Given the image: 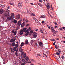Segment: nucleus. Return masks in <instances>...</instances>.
<instances>
[{
    "instance_id": "obj_1",
    "label": "nucleus",
    "mask_w": 65,
    "mask_h": 65,
    "mask_svg": "<svg viewBox=\"0 0 65 65\" xmlns=\"http://www.w3.org/2000/svg\"><path fill=\"white\" fill-rule=\"evenodd\" d=\"M4 15L5 17H6L7 16H9L10 15V14L9 13V12L6 11H4Z\"/></svg>"
},
{
    "instance_id": "obj_2",
    "label": "nucleus",
    "mask_w": 65,
    "mask_h": 65,
    "mask_svg": "<svg viewBox=\"0 0 65 65\" xmlns=\"http://www.w3.org/2000/svg\"><path fill=\"white\" fill-rule=\"evenodd\" d=\"M29 59V57L28 56H26L25 58V59H23L22 60V61L23 62H26L27 63Z\"/></svg>"
},
{
    "instance_id": "obj_3",
    "label": "nucleus",
    "mask_w": 65,
    "mask_h": 65,
    "mask_svg": "<svg viewBox=\"0 0 65 65\" xmlns=\"http://www.w3.org/2000/svg\"><path fill=\"white\" fill-rule=\"evenodd\" d=\"M22 20H21L19 21L17 23V24L18 26H21V22H22Z\"/></svg>"
},
{
    "instance_id": "obj_4",
    "label": "nucleus",
    "mask_w": 65,
    "mask_h": 65,
    "mask_svg": "<svg viewBox=\"0 0 65 65\" xmlns=\"http://www.w3.org/2000/svg\"><path fill=\"white\" fill-rule=\"evenodd\" d=\"M14 14L13 13H12L11 14V20H12L13 19V18H14Z\"/></svg>"
},
{
    "instance_id": "obj_5",
    "label": "nucleus",
    "mask_w": 65,
    "mask_h": 65,
    "mask_svg": "<svg viewBox=\"0 0 65 65\" xmlns=\"http://www.w3.org/2000/svg\"><path fill=\"white\" fill-rule=\"evenodd\" d=\"M7 19L8 21H10L11 20V17L10 16V15L8 16Z\"/></svg>"
},
{
    "instance_id": "obj_6",
    "label": "nucleus",
    "mask_w": 65,
    "mask_h": 65,
    "mask_svg": "<svg viewBox=\"0 0 65 65\" xmlns=\"http://www.w3.org/2000/svg\"><path fill=\"white\" fill-rule=\"evenodd\" d=\"M28 29H27L25 31V33H26V34H25V35L26 36H27L28 35L29 33V32H28Z\"/></svg>"
},
{
    "instance_id": "obj_7",
    "label": "nucleus",
    "mask_w": 65,
    "mask_h": 65,
    "mask_svg": "<svg viewBox=\"0 0 65 65\" xmlns=\"http://www.w3.org/2000/svg\"><path fill=\"white\" fill-rule=\"evenodd\" d=\"M3 12H4V10L3 9L1 8L0 10V14H2L3 13Z\"/></svg>"
},
{
    "instance_id": "obj_8",
    "label": "nucleus",
    "mask_w": 65,
    "mask_h": 65,
    "mask_svg": "<svg viewBox=\"0 0 65 65\" xmlns=\"http://www.w3.org/2000/svg\"><path fill=\"white\" fill-rule=\"evenodd\" d=\"M16 19L19 20L20 18V15L19 14L18 15H17L16 16Z\"/></svg>"
},
{
    "instance_id": "obj_9",
    "label": "nucleus",
    "mask_w": 65,
    "mask_h": 65,
    "mask_svg": "<svg viewBox=\"0 0 65 65\" xmlns=\"http://www.w3.org/2000/svg\"><path fill=\"white\" fill-rule=\"evenodd\" d=\"M25 25H26V22H23L21 25V27L22 28L24 27V26H25Z\"/></svg>"
},
{
    "instance_id": "obj_10",
    "label": "nucleus",
    "mask_w": 65,
    "mask_h": 65,
    "mask_svg": "<svg viewBox=\"0 0 65 65\" xmlns=\"http://www.w3.org/2000/svg\"><path fill=\"white\" fill-rule=\"evenodd\" d=\"M47 8L48 9H50L51 8H50V4L49 3H48L47 4Z\"/></svg>"
},
{
    "instance_id": "obj_11",
    "label": "nucleus",
    "mask_w": 65,
    "mask_h": 65,
    "mask_svg": "<svg viewBox=\"0 0 65 65\" xmlns=\"http://www.w3.org/2000/svg\"><path fill=\"white\" fill-rule=\"evenodd\" d=\"M39 45L40 46L43 47V43L42 42H40L39 43Z\"/></svg>"
},
{
    "instance_id": "obj_12",
    "label": "nucleus",
    "mask_w": 65,
    "mask_h": 65,
    "mask_svg": "<svg viewBox=\"0 0 65 65\" xmlns=\"http://www.w3.org/2000/svg\"><path fill=\"white\" fill-rule=\"evenodd\" d=\"M19 51H20V52L22 53L23 52V49L22 48L20 47L19 49Z\"/></svg>"
},
{
    "instance_id": "obj_13",
    "label": "nucleus",
    "mask_w": 65,
    "mask_h": 65,
    "mask_svg": "<svg viewBox=\"0 0 65 65\" xmlns=\"http://www.w3.org/2000/svg\"><path fill=\"white\" fill-rule=\"evenodd\" d=\"M24 33V32H23V31L21 30L20 31V35H23V34Z\"/></svg>"
},
{
    "instance_id": "obj_14",
    "label": "nucleus",
    "mask_w": 65,
    "mask_h": 65,
    "mask_svg": "<svg viewBox=\"0 0 65 65\" xmlns=\"http://www.w3.org/2000/svg\"><path fill=\"white\" fill-rule=\"evenodd\" d=\"M18 7L20 8H21L22 7V3H19L18 4Z\"/></svg>"
},
{
    "instance_id": "obj_15",
    "label": "nucleus",
    "mask_w": 65,
    "mask_h": 65,
    "mask_svg": "<svg viewBox=\"0 0 65 65\" xmlns=\"http://www.w3.org/2000/svg\"><path fill=\"white\" fill-rule=\"evenodd\" d=\"M45 17V15H41L40 17L41 18H44Z\"/></svg>"
},
{
    "instance_id": "obj_16",
    "label": "nucleus",
    "mask_w": 65,
    "mask_h": 65,
    "mask_svg": "<svg viewBox=\"0 0 65 65\" xmlns=\"http://www.w3.org/2000/svg\"><path fill=\"white\" fill-rule=\"evenodd\" d=\"M33 36L34 38H36L37 36V35H36V34H34Z\"/></svg>"
},
{
    "instance_id": "obj_17",
    "label": "nucleus",
    "mask_w": 65,
    "mask_h": 65,
    "mask_svg": "<svg viewBox=\"0 0 65 65\" xmlns=\"http://www.w3.org/2000/svg\"><path fill=\"white\" fill-rule=\"evenodd\" d=\"M13 22L14 23H15V24L16 23H17L18 22V21L16 20H13Z\"/></svg>"
},
{
    "instance_id": "obj_18",
    "label": "nucleus",
    "mask_w": 65,
    "mask_h": 65,
    "mask_svg": "<svg viewBox=\"0 0 65 65\" xmlns=\"http://www.w3.org/2000/svg\"><path fill=\"white\" fill-rule=\"evenodd\" d=\"M23 62V63L22 62V64H21V65H25V64H26V63H27V62H25V61L24 62Z\"/></svg>"
},
{
    "instance_id": "obj_19",
    "label": "nucleus",
    "mask_w": 65,
    "mask_h": 65,
    "mask_svg": "<svg viewBox=\"0 0 65 65\" xmlns=\"http://www.w3.org/2000/svg\"><path fill=\"white\" fill-rule=\"evenodd\" d=\"M26 29H27V28H23V30H22L23 31V32H25V31H26Z\"/></svg>"
},
{
    "instance_id": "obj_20",
    "label": "nucleus",
    "mask_w": 65,
    "mask_h": 65,
    "mask_svg": "<svg viewBox=\"0 0 65 65\" xmlns=\"http://www.w3.org/2000/svg\"><path fill=\"white\" fill-rule=\"evenodd\" d=\"M15 45V43L13 42L12 44V46H14Z\"/></svg>"
},
{
    "instance_id": "obj_21",
    "label": "nucleus",
    "mask_w": 65,
    "mask_h": 65,
    "mask_svg": "<svg viewBox=\"0 0 65 65\" xmlns=\"http://www.w3.org/2000/svg\"><path fill=\"white\" fill-rule=\"evenodd\" d=\"M30 15L31 16H35V15L34 13H30Z\"/></svg>"
},
{
    "instance_id": "obj_22",
    "label": "nucleus",
    "mask_w": 65,
    "mask_h": 65,
    "mask_svg": "<svg viewBox=\"0 0 65 65\" xmlns=\"http://www.w3.org/2000/svg\"><path fill=\"white\" fill-rule=\"evenodd\" d=\"M25 44H28V40H26L25 42Z\"/></svg>"
},
{
    "instance_id": "obj_23",
    "label": "nucleus",
    "mask_w": 65,
    "mask_h": 65,
    "mask_svg": "<svg viewBox=\"0 0 65 65\" xmlns=\"http://www.w3.org/2000/svg\"><path fill=\"white\" fill-rule=\"evenodd\" d=\"M16 50H17V48H16V47H14L13 48V50L14 52H15V51H16Z\"/></svg>"
},
{
    "instance_id": "obj_24",
    "label": "nucleus",
    "mask_w": 65,
    "mask_h": 65,
    "mask_svg": "<svg viewBox=\"0 0 65 65\" xmlns=\"http://www.w3.org/2000/svg\"><path fill=\"white\" fill-rule=\"evenodd\" d=\"M53 32V33L54 34H56V31H55L54 30H53V31H52Z\"/></svg>"
},
{
    "instance_id": "obj_25",
    "label": "nucleus",
    "mask_w": 65,
    "mask_h": 65,
    "mask_svg": "<svg viewBox=\"0 0 65 65\" xmlns=\"http://www.w3.org/2000/svg\"><path fill=\"white\" fill-rule=\"evenodd\" d=\"M27 12L28 13H30V12H31V11H29V10H28V9H27Z\"/></svg>"
},
{
    "instance_id": "obj_26",
    "label": "nucleus",
    "mask_w": 65,
    "mask_h": 65,
    "mask_svg": "<svg viewBox=\"0 0 65 65\" xmlns=\"http://www.w3.org/2000/svg\"><path fill=\"white\" fill-rule=\"evenodd\" d=\"M51 29L52 31H54V29L53 27H51Z\"/></svg>"
},
{
    "instance_id": "obj_27",
    "label": "nucleus",
    "mask_w": 65,
    "mask_h": 65,
    "mask_svg": "<svg viewBox=\"0 0 65 65\" xmlns=\"http://www.w3.org/2000/svg\"><path fill=\"white\" fill-rule=\"evenodd\" d=\"M26 54L25 53L23 54V57H24V58L26 57Z\"/></svg>"
},
{
    "instance_id": "obj_28",
    "label": "nucleus",
    "mask_w": 65,
    "mask_h": 65,
    "mask_svg": "<svg viewBox=\"0 0 65 65\" xmlns=\"http://www.w3.org/2000/svg\"><path fill=\"white\" fill-rule=\"evenodd\" d=\"M0 7H3H3H4V6L3 5H0Z\"/></svg>"
},
{
    "instance_id": "obj_29",
    "label": "nucleus",
    "mask_w": 65,
    "mask_h": 65,
    "mask_svg": "<svg viewBox=\"0 0 65 65\" xmlns=\"http://www.w3.org/2000/svg\"><path fill=\"white\" fill-rule=\"evenodd\" d=\"M25 44L24 43H23V42H22L21 43V47H22V46L24 45Z\"/></svg>"
},
{
    "instance_id": "obj_30",
    "label": "nucleus",
    "mask_w": 65,
    "mask_h": 65,
    "mask_svg": "<svg viewBox=\"0 0 65 65\" xmlns=\"http://www.w3.org/2000/svg\"><path fill=\"white\" fill-rule=\"evenodd\" d=\"M9 4L10 5H14V4L13 3H9Z\"/></svg>"
},
{
    "instance_id": "obj_31",
    "label": "nucleus",
    "mask_w": 65,
    "mask_h": 65,
    "mask_svg": "<svg viewBox=\"0 0 65 65\" xmlns=\"http://www.w3.org/2000/svg\"><path fill=\"white\" fill-rule=\"evenodd\" d=\"M50 40L51 41H55V39H51Z\"/></svg>"
},
{
    "instance_id": "obj_32",
    "label": "nucleus",
    "mask_w": 65,
    "mask_h": 65,
    "mask_svg": "<svg viewBox=\"0 0 65 65\" xmlns=\"http://www.w3.org/2000/svg\"><path fill=\"white\" fill-rule=\"evenodd\" d=\"M13 39H12L10 40V42L11 43L12 42H13Z\"/></svg>"
},
{
    "instance_id": "obj_33",
    "label": "nucleus",
    "mask_w": 65,
    "mask_h": 65,
    "mask_svg": "<svg viewBox=\"0 0 65 65\" xmlns=\"http://www.w3.org/2000/svg\"><path fill=\"white\" fill-rule=\"evenodd\" d=\"M18 46H19V45L18 44H16L15 45V46L16 47H18Z\"/></svg>"
},
{
    "instance_id": "obj_34",
    "label": "nucleus",
    "mask_w": 65,
    "mask_h": 65,
    "mask_svg": "<svg viewBox=\"0 0 65 65\" xmlns=\"http://www.w3.org/2000/svg\"><path fill=\"white\" fill-rule=\"evenodd\" d=\"M40 31L42 33H43V30L42 29H41L40 30Z\"/></svg>"
},
{
    "instance_id": "obj_35",
    "label": "nucleus",
    "mask_w": 65,
    "mask_h": 65,
    "mask_svg": "<svg viewBox=\"0 0 65 65\" xmlns=\"http://www.w3.org/2000/svg\"><path fill=\"white\" fill-rule=\"evenodd\" d=\"M35 21L36 22V23H38V21L37 19H36Z\"/></svg>"
},
{
    "instance_id": "obj_36",
    "label": "nucleus",
    "mask_w": 65,
    "mask_h": 65,
    "mask_svg": "<svg viewBox=\"0 0 65 65\" xmlns=\"http://www.w3.org/2000/svg\"><path fill=\"white\" fill-rule=\"evenodd\" d=\"M16 51V53H17V52H18V51H19V50H18V48H17L16 50L15 51Z\"/></svg>"
},
{
    "instance_id": "obj_37",
    "label": "nucleus",
    "mask_w": 65,
    "mask_h": 65,
    "mask_svg": "<svg viewBox=\"0 0 65 65\" xmlns=\"http://www.w3.org/2000/svg\"><path fill=\"white\" fill-rule=\"evenodd\" d=\"M17 34V31H15L14 32V35H15Z\"/></svg>"
},
{
    "instance_id": "obj_38",
    "label": "nucleus",
    "mask_w": 65,
    "mask_h": 65,
    "mask_svg": "<svg viewBox=\"0 0 65 65\" xmlns=\"http://www.w3.org/2000/svg\"><path fill=\"white\" fill-rule=\"evenodd\" d=\"M25 21L27 23H28V22H29V20H28L27 19H26L25 20Z\"/></svg>"
},
{
    "instance_id": "obj_39",
    "label": "nucleus",
    "mask_w": 65,
    "mask_h": 65,
    "mask_svg": "<svg viewBox=\"0 0 65 65\" xmlns=\"http://www.w3.org/2000/svg\"><path fill=\"white\" fill-rule=\"evenodd\" d=\"M15 55H16V56H17V57H18V56H19L18 55V54H17V52H16L15 53Z\"/></svg>"
},
{
    "instance_id": "obj_40",
    "label": "nucleus",
    "mask_w": 65,
    "mask_h": 65,
    "mask_svg": "<svg viewBox=\"0 0 65 65\" xmlns=\"http://www.w3.org/2000/svg\"><path fill=\"white\" fill-rule=\"evenodd\" d=\"M37 56H41V55L40 54H38L37 55Z\"/></svg>"
},
{
    "instance_id": "obj_41",
    "label": "nucleus",
    "mask_w": 65,
    "mask_h": 65,
    "mask_svg": "<svg viewBox=\"0 0 65 65\" xmlns=\"http://www.w3.org/2000/svg\"><path fill=\"white\" fill-rule=\"evenodd\" d=\"M58 50L59 52V53H61V50H60V49H58Z\"/></svg>"
},
{
    "instance_id": "obj_42",
    "label": "nucleus",
    "mask_w": 65,
    "mask_h": 65,
    "mask_svg": "<svg viewBox=\"0 0 65 65\" xmlns=\"http://www.w3.org/2000/svg\"><path fill=\"white\" fill-rule=\"evenodd\" d=\"M5 10H6V11H7V12H9L8 11H9V10H8V9H6Z\"/></svg>"
},
{
    "instance_id": "obj_43",
    "label": "nucleus",
    "mask_w": 65,
    "mask_h": 65,
    "mask_svg": "<svg viewBox=\"0 0 65 65\" xmlns=\"http://www.w3.org/2000/svg\"><path fill=\"white\" fill-rule=\"evenodd\" d=\"M40 7H42V6H43V5L42 4H41V5H40Z\"/></svg>"
},
{
    "instance_id": "obj_44",
    "label": "nucleus",
    "mask_w": 65,
    "mask_h": 65,
    "mask_svg": "<svg viewBox=\"0 0 65 65\" xmlns=\"http://www.w3.org/2000/svg\"><path fill=\"white\" fill-rule=\"evenodd\" d=\"M28 30L29 31H30V30H31V27H29L28 28Z\"/></svg>"
},
{
    "instance_id": "obj_45",
    "label": "nucleus",
    "mask_w": 65,
    "mask_h": 65,
    "mask_svg": "<svg viewBox=\"0 0 65 65\" xmlns=\"http://www.w3.org/2000/svg\"><path fill=\"white\" fill-rule=\"evenodd\" d=\"M38 29H36V28H35V31H38Z\"/></svg>"
},
{
    "instance_id": "obj_46",
    "label": "nucleus",
    "mask_w": 65,
    "mask_h": 65,
    "mask_svg": "<svg viewBox=\"0 0 65 65\" xmlns=\"http://www.w3.org/2000/svg\"><path fill=\"white\" fill-rule=\"evenodd\" d=\"M61 58H62V59H64V57L63 56H62L61 57Z\"/></svg>"
},
{
    "instance_id": "obj_47",
    "label": "nucleus",
    "mask_w": 65,
    "mask_h": 65,
    "mask_svg": "<svg viewBox=\"0 0 65 65\" xmlns=\"http://www.w3.org/2000/svg\"><path fill=\"white\" fill-rule=\"evenodd\" d=\"M51 8L52 9H53V6L52 5H51Z\"/></svg>"
},
{
    "instance_id": "obj_48",
    "label": "nucleus",
    "mask_w": 65,
    "mask_h": 65,
    "mask_svg": "<svg viewBox=\"0 0 65 65\" xmlns=\"http://www.w3.org/2000/svg\"><path fill=\"white\" fill-rule=\"evenodd\" d=\"M30 33H33V31H32L31 30H30Z\"/></svg>"
},
{
    "instance_id": "obj_49",
    "label": "nucleus",
    "mask_w": 65,
    "mask_h": 65,
    "mask_svg": "<svg viewBox=\"0 0 65 65\" xmlns=\"http://www.w3.org/2000/svg\"><path fill=\"white\" fill-rule=\"evenodd\" d=\"M18 29H19V28H18V27H17L16 28V30H18Z\"/></svg>"
},
{
    "instance_id": "obj_50",
    "label": "nucleus",
    "mask_w": 65,
    "mask_h": 65,
    "mask_svg": "<svg viewBox=\"0 0 65 65\" xmlns=\"http://www.w3.org/2000/svg\"><path fill=\"white\" fill-rule=\"evenodd\" d=\"M56 55H59V53H56Z\"/></svg>"
},
{
    "instance_id": "obj_51",
    "label": "nucleus",
    "mask_w": 65,
    "mask_h": 65,
    "mask_svg": "<svg viewBox=\"0 0 65 65\" xmlns=\"http://www.w3.org/2000/svg\"><path fill=\"white\" fill-rule=\"evenodd\" d=\"M14 30H13L12 31V32L13 33H14Z\"/></svg>"
},
{
    "instance_id": "obj_52",
    "label": "nucleus",
    "mask_w": 65,
    "mask_h": 65,
    "mask_svg": "<svg viewBox=\"0 0 65 65\" xmlns=\"http://www.w3.org/2000/svg\"><path fill=\"white\" fill-rule=\"evenodd\" d=\"M28 63H31V61H28Z\"/></svg>"
},
{
    "instance_id": "obj_53",
    "label": "nucleus",
    "mask_w": 65,
    "mask_h": 65,
    "mask_svg": "<svg viewBox=\"0 0 65 65\" xmlns=\"http://www.w3.org/2000/svg\"><path fill=\"white\" fill-rule=\"evenodd\" d=\"M36 18H33V19L34 20H35V21L36 20Z\"/></svg>"
},
{
    "instance_id": "obj_54",
    "label": "nucleus",
    "mask_w": 65,
    "mask_h": 65,
    "mask_svg": "<svg viewBox=\"0 0 65 65\" xmlns=\"http://www.w3.org/2000/svg\"><path fill=\"white\" fill-rule=\"evenodd\" d=\"M46 54H48L49 53V51H47V52H46Z\"/></svg>"
},
{
    "instance_id": "obj_55",
    "label": "nucleus",
    "mask_w": 65,
    "mask_h": 65,
    "mask_svg": "<svg viewBox=\"0 0 65 65\" xmlns=\"http://www.w3.org/2000/svg\"><path fill=\"white\" fill-rule=\"evenodd\" d=\"M38 5H39L40 6L41 5V4L39 3H38Z\"/></svg>"
},
{
    "instance_id": "obj_56",
    "label": "nucleus",
    "mask_w": 65,
    "mask_h": 65,
    "mask_svg": "<svg viewBox=\"0 0 65 65\" xmlns=\"http://www.w3.org/2000/svg\"><path fill=\"white\" fill-rule=\"evenodd\" d=\"M38 5H39L40 6L41 5V4L39 3H38Z\"/></svg>"
},
{
    "instance_id": "obj_57",
    "label": "nucleus",
    "mask_w": 65,
    "mask_h": 65,
    "mask_svg": "<svg viewBox=\"0 0 65 65\" xmlns=\"http://www.w3.org/2000/svg\"><path fill=\"white\" fill-rule=\"evenodd\" d=\"M39 2H41V3L42 2V1H41V0H39Z\"/></svg>"
},
{
    "instance_id": "obj_58",
    "label": "nucleus",
    "mask_w": 65,
    "mask_h": 65,
    "mask_svg": "<svg viewBox=\"0 0 65 65\" xmlns=\"http://www.w3.org/2000/svg\"><path fill=\"white\" fill-rule=\"evenodd\" d=\"M43 54H44V55H45V56L46 57H47V56H46V55L44 53H43Z\"/></svg>"
},
{
    "instance_id": "obj_59",
    "label": "nucleus",
    "mask_w": 65,
    "mask_h": 65,
    "mask_svg": "<svg viewBox=\"0 0 65 65\" xmlns=\"http://www.w3.org/2000/svg\"><path fill=\"white\" fill-rule=\"evenodd\" d=\"M44 23V21H42V24H43Z\"/></svg>"
},
{
    "instance_id": "obj_60",
    "label": "nucleus",
    "mask_w": 65,
    "mask_h": 65,
    "mask_svg": "<svg viewBox=\"0 0 65 65\" xmlns=\"http://www.w3.org/2000/svg\"><path fill=\"white\" fill-rule=\"evenodd\" d=\"M34 34H35L37 35V33L36 32H34Z\"/></svg>"
},
{
    "instance_id": "obj_61",
    "label": "nucleus",
    "mask_w": 65,
    "mask_h": 65,
    "mask_svg": "<svg viewBox=\"0 0 65 65\" xmlns=\"http://www.w3.org/2000/svg\"><path fill=\"white\" fill-rule=\"evenodd\" d=\"M7 9H9L10 8V7H8L7 8Z\"/></svg>"
},
{
    "instance_id": "obj_62",
    "label": "nucleus",
    "mask_w": 65,
    "mask_h": 65,
    "mask_svg": "<svg viewBox=\"0 0 65 65\" xmlns=\"http://www.w3.org/2000/svg\"><path fill=\"white\" fill-rule=\"evenodd\" d=\"M31 4V5H34V4H33V3H30Z\"/></svg>"
},
{
    "instance_id": "obj_63",
    "label": "nucleus",
    "mask_w": 65,
    "mask_h": 65,
    "mask_svg": "<svg viewBox=\"0 0 65 65\" xmlns=\"http://www.w3.org/2000/svg\"><path fill=\"white\" fill-rule=\"evenodd\" d=\"M57 26H55V29H56V28H57Z\"/></svg>"
},
{
    "instance_id": "obj_64",
    "label": "nucleus",
    "mask_w": 65,
    "mask_h": 65,
    "mask_svg": "<svg viewBox=\"0 0 65 65\" xmlns=\"http://www.w3.org/2000/svg\"><path fill=\"white\" fill-rule=\"evenodd\" d=\"M59 30H62V28H60L59 29Z\"/></svg>"
}]
</instances>
